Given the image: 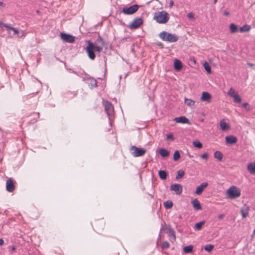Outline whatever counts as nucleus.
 Returning a JSON list of instances; mask_svg holds the SVG:
<instances>
[{"mask_svg":"<svg viewBox=\"0 0 255 255\" xmlns=\"http://www.w3.org/2000/svg\"><path fill=\"white\" fill-rule=\"evenodd\" d=\"M97 41L100 43L102 46L96 45L90 40L86 41L88 45L85 49L86 51L88 54V57L92 60H94L96 57L94 51L100 52L103 50V46L105 45L103 39L100 35L97 39Z\"/></svg>","mask_w":255,"mask_h":255,"instance_id":"f257e3e1","label":"nucleus"},{"mask_svg":"<svg viewBox=\"0 0 255 255\" xmlns=\"http://www.w3.org/2000/svg\"><path fill=\"white\" fill-rule=\"evenodd\" d=\"M168 13L165 11L155 13L154 19L159 23H165L169 20Z\"/></svg>","mask_w":255,"mask_h":255,"instance_id":"f03ea898","label":"nucleus"},{"mask_svg":"<svg viewBox=\"0 0 255 255\" xmlns=\"http://www.w3.org/2000/svg\"><path fill=\"white\" fill-rule=\"evenodd\" d=\"M241 195L240 190L236 186L229 188L226 192V197L231 199H236Z\"/></svg>","mask_w":255,"mask_h":255,"instance_id":"7ed1b4c3","label":"nucleus"},{"mask_svg":"<svg viewBox=\"0 0 255 255\" xmlns=\"http://www.w3.org/2000/svg\"><path fill=\"white\" fill-rule=\"evenodd\" d=\"M160 38L163 41H166L170 42H176L178 38L175 34L168 33L166 31H162L159 34Z\"/></svg>","mask_w":255,"mask_h":255,"instance_id":"20e7f679","label":"nucleus"},{"mask_svg":"<svg viewBox=\"0 0 255 255\" xmlns=\"http://www.w3.org/2000/svg\"><path fill=\"white\" fill-rule=\"evenodd\" d=\"M102 103L104 107L105 111L110 120L111 117L113 115L114 112L113 106L110 102H109L107 100H103Z\"/></svg>","mask_w":255,"mask_h":255,"instance_id":"39448f33","label":"nucleus"},{"mask_svg":"<svg viewBox=\"0 0 255 255\" xmlns=\"http://www.w3.org/2000/svg\"><path fill=\"white\" fill-rule=\"evenodd\" d=\"M130 150L133 151L131 152V154L134 157L143 156L146 152V149L144 148H138L134 145L130 147Z\"/></svg>","mask_w":255,"mask_h":255,"instance_id":"423d86ee","label":"nucleus"},{"mask_svg":"<svg viewBox=\"0 0 255 255\" xmlns=\"http://www.w3.org/2000/svg\"><path fill=\"white\" fill-rule=\"evenodd\" d=\"M139 5L137 4H135L131 5L128 7H125L122 9V12L125 14H132L134 13L138 9Z\"/></svg>","mask_w":255,"mask_h":255,"instance_id":"0eeeda50","label":"nucleus"},{"mask_svg":"<svg viewBox=\"0 0 255 255\" xmlns=\"http://www.w3.org/2000/svg\"><path fill=\"white\" fill-rule=\"evenodd\" d=\"M162 230L166 231V233L168 234V236L169 237H171V238L170 239L171 241L173 242L175 241L176 237L175 232L174 230L172 229H171V228L170 226H168L166 227H162L160 229V233H161Z\"/></svg>","mask_w":255,"mask_h":255,"instance_id":"6e6552de","label":"nucleus"},{"mask_svg":"<svg viewBox=\"0 0 255 255\" xmlns=\"http://www.w3.org/2000/svg\"><path fill=\"white\" fill-rule=\"evenodd\" d=\"M143 19L141 18H135L130 23L129 27L131 29L137 28L143 23Z\"/></svg>","mask_w":255,"mask_h":255,"instance_id":"1a4fd4ad","label":"nucleus"},{"mask_svg":"<svg viewBox=\"0 0 255 255\" xmlns=\"http://www.w3.org/2000/svg\"><path fill=\"white\" fill-rule=\"evenodd\" d=\"M61 38L65 42L72 43L74 41L75 37L71 35L66 33H61L60 34Z\"/></svg>","mask_w":255,"mask_h":255,"instance_id":"9d476101","label":"nucleus"},{"mask_svg":"<svg viewBox=\"0 0 255 255\" xmlns=\"http://www.w3.org/2000/svg\"><path fill=\"white\" fill-rule=\"evenodd\" d=\"M170 189L175 192L176 194H180L182 192V186L179 184H174L170 186Z\"/></svg>","mask_w":255,"mask_h":255,"instance_id":"9b49d317","label":"nucleus"},{"mask_svg":"<svg viewBox=\"0 0 255 255\" xmlns=\"http://www.w3.org/2000/svg\"><path fill=\"white\" fill-rule=\"evenodd\" d=\"M227 144H234L237 143V138L234 135L226 136L225 137Z\"/></svg>","mask_w":255,"mask_h":255,"instance_id":"f8f14e48","label":"nucleus"},{"mask_svg":"<svg viewBox=\"0 0 255 255\" xmlns=\"http://www.w3.org/2000/svg\"><path fill=\"white\" fill-rule=\"evenodd\" d=\"M6 190L9 192H12L14 191L15 187L12 180L10 178L6 182Z\"/></svg>","mask_w":255,"mask_h":255,"instance_id":"ddd939ff","label":"nucleus"},{"mask_svg":"<svg viewBox=\"0 0 255 255\" xmlns=\"http://www.w3.org/2000/svg\"><path fill=\"white\" fill-rule=\"evenodd\" d=\"M208 186V183L207 182H203L201 183L199 186L197 187L195 193L197 195H200L203 192L205 188H206Z\"/></svg>","mask_w":255,"mask_h":255,"instance_id":"4468645a","label":"nucleus"},{"mask_svg":"<svg viewBox=\"0 0 255 255\" xmlns=\"http://www.w3.org/2000/svg\"><path fill=\"white\" fill-rule=\"evenodd\" d=\"M249 206L246 204L244 205L243 207L241 209V213L243 218H246L249 216Z\"/></svg>","mask_w":255,"mask_h":255,"instance_id":"2eb2a0df","label":"nucleus"},{"mask_svg":"<svg viewBox=\"0 0 255 255\" xmlns=\"http://www.w3.org/2000/svg\"><path fill=\"white\" fill-rule=\"evenodd\" d=\"M211 95L207 92H203L202 93L201 100L207 102H210L211 99Z\"/></svg>","mask_w":255,"mask_h":255,"instance_id":"dca6fc26","label":"nucleus"},{"mask_svg":"<svg viewBox=\"0 0 255 255\" xmlns=\"http://www.w3.org/2000/svg\"><path fill=\"white\" fill-rule=\"evenodd\" d=\"M174 120L177 123L190 124L189 120L184 116L175 118Z\"/></svg>","mask_w":255,"mask_h":255,"instance_id":"f3484780","label":"nucleus"},{"mask_svg":"<svg viewBox=\"0 0 255 255\" xmlns=\"http://www.w3.org/2000/svg\"><path fill=\"white\" fill-rule=\"evenodd\" d=\"M192 204L194 209L199 210L201 209V206L199 201L197 199H194L192 201Z\"/></svg>","mask_w":255,"mask_h":255,"instance_id":"a211bd4d","label":"nucleus"},{"mask_svg":"<svg viewBox=\"0 0 255 255\" xmlns=\"http://www.w3.org/2000/svg\"><path fill=\"white\" fill-rule=\"evenodd\" d=\"M220 126L222 130H225L229 128V126L226 123L224 119L222 120L220 122Z\"/></svg>","mask_w":255,"mask_h":255,"instance_id":"6ab92c4d","label":"nucleus"},{"mask_svg":"<svg viewBox=\"0 0 255 255\" xmlns=\"http://www.w3.org/2000/svg\"><path fill=\"white\" fill-rule=\"evenodd\" d=\"M174 68L177 71L180 70L182 68V65L181 61L177 59L174 60Z\"/></svg>","mask_w":255,"mask_h":255,"instance_id":"aec40b11","label":"nucleus"},{"mask_svg":"<svg viewBox=\"0 0 255 255\" xmlns=\"http://www.w3.org/2000/svg\"><path fill=\"white\" fill-rule=\"evenodd\" d=\"M230 29L231 33H235L239 31V28L234 23L230 24Z\"/></svg>","mask_w":255,"mask_h":255,"instance_id":"412c9836","label":"nucleus"},{"mask_svg":"<svg viewBox=\"0 0 255 255\" xmlns=\"http://www.w3.org/2000/svg\"><path fill=\"white\" fill-rule=\"evenodd\" d=\"M248 170L251 174L255 173V162L250 163L248 164Z\"/></svg>","mask_w":255,"mask_h":255,"instance_id":"4be33fe9","label":"nucleus"},{"mask_svg":"<svg viewBox=\"0 0 255 255\" xmlns=\"http://www.w3.org/2000/svg\"><path fill=\"white\" fill-rule=\"evenodd\" d=\"M251 26L248 24H245L244 26L239 28V31L242 32H248L251 29Z\"/></svg>","mask_w":255,"mask_h":255,"instance_id":"5701e85b","label":"nucleus"},{"mask_svg":"<svg viewBox=\"0 0 255 255\" xmlns=\"http://www.w3.org/2000/svg\"><path fill=\"white\" fill-rule=\"evenodd\" d=\"M159 154L162 157H166L169 155V152L164 148H161L159 150Z\"/></svg>","mask_w":255,"mask_h":255,"instance_id":"b1692460","label":"nucleus"},{"mask_svg":"<svg viewBox=\"0 0 255 255\" xmlns=\"http://www.w3.org/2000/svg\"><path fill=\"white\" fill-rule=\"evenodd\" d=\"M158 175L159 177L162 180H165L167 178V172L165 170H159Z\"/></svg>","mask_w":255,"mask_h":255,"instance_id":"393cba45","label":"nucleus"},{"mask_svg":"<svg viewBox=\"0 0 255 255\" xmlns=\"http://www.w3.org/2000/svg\"><path fill=\"white\" fill-rule=\"evenodd\" d=\"M214 157L219 161H221L223 158V154L220 151H216L214 153Z\"/></svg>","mask_w":255,"mask_h":255,"instance_id":"a878e982","label":"nucleus"},{"mask_svg":"<svg viewBox=\"0 0 255 255\" xmlns=\"http://www.w3.org/2000/svg\"><path fill=\"white\" fill-rule=\"evenodd\" d=\"M193 246L191 245L186 246L183 248L184 252L185 254H189L192 252Z\"/></svg>","mask_w":255,"mask_h":255,"instance_id":"bb28decb","label":"nucleus"},{"mask_svg":"<svg viewBox=\"0 0 255 255\" xmlns=\"http://www.w3.org/2000/svg\"><path fill=\"white\" fill-rule=\"evenodd\" d=\"M203 66L205 70L208 73H211V68L209 65V64L207 62H205L203 64Z\"/></svg>","mask_w":255,"mask_h":255,"instance_id":"cd10ccee","label":"nucleus"},{"mask_svg":"<svg viewBox=\"0 0 255 255\" xmlns=\"http://www.w3.org/2000/svg\"><path fill=\"white\" fill-rule=\"evenodd\" d=\"M195 103V101L192 100L191 99L187 98L185 99V103L188 106L191 107L193 106Z\"/></svg>","mask_w":255,"mask_h":255,"instance_id":"c85d7f7f","label":"nucleus"},{"mask_svg":"<svg viewBox=\"0 0 255 255\" xmlns=\"http://www.w3.org/2000/svg\"><path fill=\"white\" fill-rule=\"evenodd\" d=\"M205 221H203L200 222H198L195 224V228L197 230H200L202 228V227L205 224Z\"/></svg>","mask_w":255,"mask_h":255,"instance_id":"c756f323","label":"nucleus"},{"mask_svg":"<svg viewBox=\"0 0 255 255\" xmlns=\"http://www.w3.org/2000/svg\"><path fill=\"white\" fill-rule=\"evenodd\" d=\"M164 206L166 209H170L173 206L172 202L170 200L167 201L164 203Z\"/></svg>","mask_w":255,"mask_h":255,"instance_id":"7c9ffc66","label":"nucleus"},{"mask_svg":"<svg viewBox=\"0 0 255 255\" xmlns=\"http://www.w3.org/2000/svg\"><path fill=\"white\" fill-rule=\"evenodd\" d=\"M232 98L234 99L233 101L234 103H240L241 102V98L238 94L234 95Z\"/></svg>","mask_w":255,"mask_h":255,"instance_id":"2f4dec72","label":"nucleus"},{"mask_svg":"<svg viewBox=\"0 0 255 255\" xmlns=\"http://www.w3.org/2000/svg\"><path fill=\"white\" fill-rule=\"evenodd\" d=\"M7 30L8 31V32L9 33H10L9 30H12L13 32V33L12 34L13 35H15V34L18 33V30L16 28L13 27H11L9 25H8V26L7 27Z\"/></svg>","mask_w":255,"mask_h":255,"instance_id":"473e14b6","label":"nucleus"},{"mask_svg":"<svg viewBox=\"0 0 255 255\" xmlns=\"http://www.w3.org/2000/svg\"><path fill=\"white\" fill-rule=\"evenodd\" d=\"M185 172L183 170H180L177 172V175L176 176V179H179L183 177L184 175Z\"/></svg>","mask_w":255,"mask_h":255,"instance_id":"72a5a7b5","label":"nucleus"},{"mask_svg":"<svg viewBox=\"0 0 255 255\" xmlns=\"http://www.w3.org/2000/svg\"><path fill=\"white\" fill-rule=\"evenodd\" d=\"M180 158V154L178 150L175 151L173 154V159L175 161H177Z\"/></svg>","mask_w":255,"mask_h":255,"instance_id":"f704fd0d","label":"nucleus"},{"mask_svg":"<svg viewBox=\"0 0 255 255\" xmlns=\"http://www.w3.org/2000/svg\"><path fill=\"white\" fill-rule=\"evenodd\" d=\"M214 246L213 245L211 244H208L205 247L204 249L205 251L210 252L214 249Z\"/></svg>","mask_w":255,"mask_h":255,"instance_id":"c9c22d12","label":"nucleus"},{"mask_svg":"<svg viewBox=\"0 0 255 255\" xmlns=\"http://www.w3.org/2000/svg\"><path fill=\"white\" fill-rule=\"evenodd\" d=\"M227 94L231 97H233L234 95L238 94V93H237L233 88H231L230 90L228 92Z\"/></svg>","mask_w":255,"mask_h":255,"instance_id":"e433bc0d","label":"nucleus"},{"mask_svg":"<svg viewBox=\"0 0 255 255\" xmlns=\"http://www.w3.org/2000/svg\"><path fill=\"white\" fill-rule=\"evenodd\" d=\"M193 145L194 146L197 147L198 148H201L202 147V144L198 141H195L193 142Z\"/></svg>","mask_w":255,"mask_h":255,"instance_id":"4c0bfd02","label":"nucleus"},{"mask_svg":"<svg viewBox=\"0 0 255 255\" xmlns=\"http://www.w3.org/2000/svg\"><path fill=\"white\" fill-rule=\"evenodd\" d=\"M169 247V244L167 241H165V242H163L162 246H161V248L162 249H167Z\"/></svg>","mask_w":255,"mask_h":255,"instance_id":"58836bf2","label":"nucleus"},{"mask_svg":"<svg viewBox=\"0 0 255 255\" xmlns=\"http://www.w3.org/2000/svg\"><path fill=\"white\" fill-rule=\"evenodd\" d=\"M201 157L204 159H206V160H207L208 157H209V154L208 152H205L204 153H203V154H202L201 155Z\"/></svg>","mask_w":255,"mask_h":255,"instance_id":"ea45409f","label":"nucleus"},{"mask_svg":"<svg viewBox=\"0 0 255 255\" xmlns=\"http://www.w3.org/2000/svg\"><path fill=\"white\" fill-rule=\"evenodd\" d=\"M8 26V25L7 24H5L0 21V27H5L7 29Z\"/></svg>","mask_w":255,"mask_h":255,"instance_id":"a19ab883","label":"nucleus"},{"mask_svg":"<svg viewBox=\"0 0 255 255\" xmlns=\"http://www.w3.org/2000/svg\"><path fill=\"white\" fill-rule=\"evenodd\" d=\"M92 85L94 86L95 87L97 86V83L96 80L92 79L91 81Z\"/></svg>","mask_w":255,"mask_h":255,"instance_id":"79ce46f5","label":"nucleus"},{"mask_svg":"<svg viewBox=\"0 0 255 255\" xmlns=\"http://www.w3.org/2000/svg\"><path fill=\"white\" fill-rule=\"evenodd\" d=\"M166 138L167 139H172L173 140V135L171 133H169V134H167V136H166Z\"/></svg>","mask_w":255,"mask_h":255,"instance_id":"37998d69","label":"nucleus"},{"mask_svg":"<svg viewBox=\"0 0 255 255\" xmlns=\"http://www.w3.org/2000/svg\"><path fill=\"white\" fill-rule=\"evenodd\" d=\"M187 17L190 18H193V14L192 13H189L187 14Z\"/></svg>","mask_w":255,"mask_h":255,"instance_id":"c03bdc74","label":"nucleus"},{"mask_svg":"<svg viewBox=\"0 0 255 255\" xmlns=\"http://www.w3.org/2000/svg\"><path fill=\"white\" fill-rule=\"evenodd\" d=\"M224 217V214H220L218 216V218L219 219H222Z\"/></svg>","mask_w":255,"mask_h":255,"instance_id":"a18cd8bd","label":"nucleus"},{"mask_svg":"<svg viewBox=\"0 0 255 255\" xmlns=\"http://www.w3.org/2000/svg\"><path fill=\"white\" fill-rule=\"evenodd\" d=\"M173 4H174L173 1L172 0H170V1L169 2V6L170 7H171L173 6Z\"/></svg>","mask_w":255,"mask_h":255,"instance_id":"49530a36","label":"nucleus"},{"mask_svg":"<svg viewBox=\"0 0 255 255\" xmlns=\"http://www.w3.org/2000/svg\"><path fill=\"white\" fill-rule=\"evenodd\" d=\"M4 244V241L2 239H0V246Z\"/></svg>","mask_w":255,"mask_h":255,"instance_id":"de8ad7c7","label":"nucleus"},{"mask_svg":"<svg viewBox=\"0 0 255 255\" xmlns=\"http://www.w3.org/2000/svg\"><path fill=\"white\" fill-rule=\"evenodd\" d=\"M255 236V230H254L253 231V233L252 234V235H251V237L252 238H253L254 237V236Z\"/></svg>","mask_w":255,"mask_h":255,"instance_id":"09e8293b","label":"nucleus"},{"mask_svg":"<svg viewBox=\"0 0 255 255\" xmlns=\"http://www.w3.org/2000/svg\"><path fill=\"white\" fill-rule=\"evenodd\" d=\"M224 14L225 15H229V12H228V11H225V12H224Z\"/></svg>","mask_w":255,"mask_h":255,"instance_id":"8fccbe9b","label":"nucleus"},{"mask_svg":"<svg viewBox=\"0 0 255 255\" xmlns=\"http://www.w3.org/2000/svg\"><path fill=\"white\" fill-rule=\"evenodd\" d=\"M15 250H16V248H15V247L14 246H12V247H11V250H12V251H14Z\"/></svg>","mask_w":255,"mask_h":255,"instance_id":"3c124183","label":"nucleus"},{"mask_svg":"<svg viewBox=\"0 0 255 255\" xmlns=\"http://www.w3.org/2000/svg\"><path fill=\"white\" fill-rule=\"evenodd\" d=\"M248 104L247 103H244L243 104V106L244 107L246 108L247 107V106L248 105Z\"/></svg>","mask_w":255,"mask_h":255,"instance_id":"603ef678","label":"nucleus"},{"mask_svg":"<svg viewBox=\"0 0 255 255\" xmlns=\"http://www.w3.org/2000/svg\"><path fill=\"white\" fill-rule=\"evenodd\" d=\"M248 65L249 66H250V67H251V66H252L253 65V64L250 63H248Z\"/></svg>","mask_w":255,"mask_h":255,"instance_id":"864d4df0","label":"nucleus"},{"mask_svg":"<svg viewBox=\"0 0 255 255\" xmlns=\"http://www.w3.org/2000/svg\"><path fill=\"white\" fill-rule=\"evenodd\" d=\"M23 32H21V34L20 35H18V36L21 37L22 36H23Z\"/></svg>","mask_w":255,"mask_h":255,"instance_id":"5fc2aeb1","label":"nucleus"},{"mask_svg":"<svg viewBox=\"0 0 255 255\" xmlns=\"http://www.w3.org/2000/svg\"><path fill=\"white\" fill-rule=\"evenodd\" d=\"M217 1V0H214L213 3L215 4Z\"/></svg>","mask_w":255,"mask_h":255,"instance_id":"6e6d98bb","label":"nucleus"},{"mask_svg":"<svg viewBox=\"0 0 255 255\" xmlns=\"http://www.w3.org/2000/svg\"><path fill=\"white\" fill-rule=\"evenodd\" d=\"M3 4V2L1 1H0V6H1Z\"/></svg>","mask_w":255,"mask_h":255,"instance_id":"4d7b16f0","label":"nucleus"},{"mask_svg":"<svg viewBox=\"0 0 255 255\" xmlns=\"http://www.w3.org/2000/svg\"><path fill=\"white\" fill-rule=\"evenodd\" d=\"M181 218H182L181 215H180L178 216V218L179 219H181Z\"/></svg>","mask_w":255,"mask_h":255,"instance_id":"13d9d810","label":"nucleus"},{"mask_svg":"<svg viewBox=\"0 0 255 255\" xmlns=\"http://www.w3.org/2000/svg\"><path fill=\"white\" fill-rule=\"evenodd\" d=\"M189 157H192V156H191V155H189Z\"/></svg>","mask_w":255,"mask_h":255,"instance_id":"bf43d9fd","label":"nucleus"}]
</instances>
